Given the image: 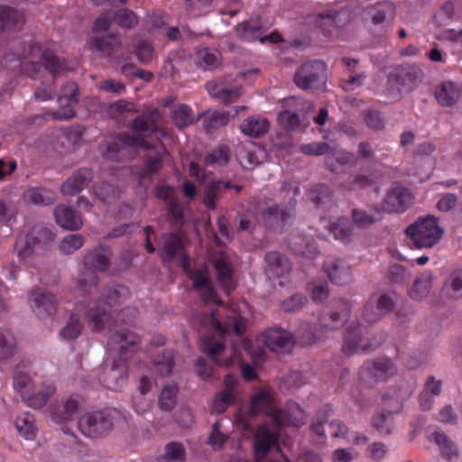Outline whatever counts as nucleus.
Listing matches in <instances>:
<instances>
[{
  "label": "nucleus",
  "instance_id": "nucleus-1",
  "mask_svg": "<svg viewBox=\"0 0 462 462\" xmlns=\"http://www.w3.org/2000/svg\"><path fill=\"white\" fill-rule=\"evenodd\" d=\"M306 420L305 412L296 403H290L283 412L278 411L273 414V426H261L254 438V456L256 460L263 459L271 448L275 445L277 439V428L287 424L300 426Z\"/></svg>",
  "mask_w": 462,
  "mask_h": 462
},
{
  "label": "nucleus",
  "instance_id": "nucleus-2",
  "mask_svg": "<svg viewBox=\"0 0 462 462\" xmlns=\"http://www.w3.org/2000/svg\"><path fill=\"white\" fill-rule=\"evenodd\" d=\"M185 242L186 238L182 235L163 236L161 241L162 257L164 260H171L180 254L183 270L192 279L194 287L199 291L203 299L208 301L217 302V295L208 279L207 268L201 267L193 273L188 271V259L180 254Z\"/></svg>",
  "mask_w": 462,
  "mask_h": 462
},
{
  "label": "nucleus",
  "instance_id": "nucleus-3",
  "mask_svg": "<svg viewBox=\"0 0 462 462\" xmlns=\"http://www.w3.org/2000/svg\"><path fill=\"white\" fill-rule=\"evenodd\" d=\"M116 413V411L85 413L79 420V430L83 435L89 438L102 437L112 430Z\"/></svg>",
  "mask_w": 462,
  "mask_h": 462
},
{
  "label": "nucleus",
  "instance_id": "nucleus-4",
  "mask_svg": "<svg viewBox=\"0 0 462 462\" xmlns=\"http://www.w3.org/2000/svg\"><path fill=\"white\" fill-rule=\"evenodd\" d=\"M273 397L269 390L262 389L257 391L251 399L248 414L239 412L235 419L236 424L243 429H246L249 427L247 417L256 416L261 411H268L273 420V414L278 411L273 407Z\"/></svg>",
  "mask_w": 462,
  "mask_h": 462
},
{
  "label": "nucleus",
  "instance_id": "nucleus-5",
  "mask_svg": "<svg viewBox=\"0 0 462 462\" xmlns=\"http://www.w3.org/2000/svg\"><path fill=\"white\" fill-rule=\"evenodd\" d=\"M326 65L322 61L304 64L295 76L296 84L304 89H318L326 79Z\"/></svg>",
  "mask_w": 462,
  "mask_h": 462
},
{
  "label": "nucleus",
  "instance_id": "nucleus-6",
  "mask_svg": "<svg viewBox=\"0 0 462 462\" xmlns=\"http://www.w3.org/2000/svg\"><path fill=\"white\" fill-rule=\"evenodd\" d=\"M233 316H229L228 310L224 307L212 311L210 322L220 336L231 332L240 335L244 332L245 328L244 319L236 314V310L233 311Z\"/></svg>",
  "mask_w": 462,
  "mask_h": 462
},
{
  "label": "nucleus",
  "instance_id": "nucleus-7",
  "mask_svg": "<svg viewBox=\"0 0 462 462\" xmlns=\"http://www.w3.org/2000/svg\"><path fill=\"white\" fill-rule=\"evenodd\" d=\"M200 348L219 366H228L237 357L236 346L226 349L224 344L211 337L201 339Z\"/></svg>",
  "mask_w": 462,
  "mask_h": 462
},
{
  "label": "nucleus",
  "instance_id": "nucleus-8",
  "mask_svg": "<svg viewBox=\"0 0 462 462\" xmlns=\"http://www.w3.org/2000/svg\"><path fill=\"white\" fill-rule=\"evenodd\" d=\"M406 234L416 247H431L433 245V217H420L407 228Z\"/></svg>",
  "mask_w": 462,
  "mask_h": 462
},
{
  "label": "nucleus",
  "instance_id": "nucleus-9",
  "mask_svg": "<svg viewBox=\"0 0 462 462\" xmlns=\"http://www.w3.org/2000/svg\"><path fill=\"white\" fill-rule=\"evenodd\" d=\"M260 341L270 350L278 353L290 351L295 343L294 337L290 331L279 328L265 330L261 335Z\"/></svg>",
  "mask_w": 462,
  "mask_h": 462
},
{
  "label": "nucleus",
  "instance_id": "nucleus-10",
  "mask_svg": "<svg viewBox=\"0 0 462 462\" xmlns=\"http://www.w3.org/2000/svg\"><path fill=\"white\" fill-rule=\"evenodd\" d=\"M396 373L392 361L388 359L379 360L374 363L365 364L360 370L361 380L367 384L376 381L385 380Z\"/></svg>",
  "mask_w": 462,
  "mask_h": 462
},
{
  "label": "nucleus",
  "instance_id": "nucleus-11",
  "mask_svg": "<svg viewBox=\"0 0 462 462\" xmlns=\"http://www.w3.org/2000/svg\"><path fill=\"white\" fill-rule=\"evenodd\" d=\"M413 197L405 188L397 186L389 190L384 199V208L388 212L402 213L412 204Z\"/></svg>",
  "mask_w": 462,
  "mask_h": 462
},
{
  "label": "nucleus",
  "instance_id": "nucleus-12",
  "mask_svg": "<svg viewBox=\"0 0 462 462\" xmlns=\"http://www.w3.org/2000/svg\"><path fill=\"white\" fill-rule=\"evenodd\" d=\"M236 156L242 167L252 169L265 160L266 152L261 146L247 143L238 149Z\"/></svg>",
  "mask_w": 462,
  "mask_h": 462
},
{
  "label": "nucleus",
  "instance_id": "nucleus-13",
  "mask_svg": "<svg viewBox=\"0 0 462 462\" xmlns=\"http://www.w3.org/2000/svg\"><path fill=\"white\" fill-rule=\"evenodd\" d=\"M393 305V297L389 293H374L365 308V315L374 320L389 312Z\"/></svg>",
  "mask_w": 462,
  "mask_h": 462
},
{
  "label": "nucleus",
  "instance_id": "nucleus-14",
  "mask_svg": "<svg viewBox=\"0 0 462 462\" xmlns=\"http://www.w3.org/2000/svg\"><path fill=\"white\" fill-rule=\"evenodd\" d=\"M435 445L439 456L446 462H456L460 455L459 448L456 442L446 433L435 431Z\"/></svg>",
  "mask_w": 462,
  "mask_h": 462
},
{
  "label": "nucleus",
  "instance_id": "nucleus-15",
  "mask_svg": "<svg viewBox=\"0 0 462 462\" xmlns=\"http://www.w3.org/2000/svg\"><path fill=\"white\" fill-rule=\"evenodd\" d=\"M83 403L84 400L79 395H72L60 407L51 408V419L57 423L68 421L82 407Z\"/></svg>",
  "mask_w": 462,
  "mask_h": 462
},
{
  "label": "nucleus",
  "instance_id": "nucleus-16",
  "mask_svg": "<svg viewBox=\"0 0 462 462\" xmlns=\"http://www.w3.org/2000/svg\"><path fill=\"white\" fill-rule=\"evenodd\" d=\"M214 268L219 283L226 291L232 287V273L233 267L228 256L222 252L217 253L212 259Z\"/></svg>",
  "mask_w": 462,
  "mask_h": 462
},
{
  "label": "nucleus",
  "instance_id": "nucleus-17",
  "mask_svg": "<svg viewBox=\"0 0 462 462\" xmlns=\"http://www.w3.org/2000/svg\"><path fill=\"white\" fill-rule=\"evenodd\" d=\"M31 300L33 312L41 319L51 317L56 311L55 298L50 293L37 292Z\"/></svg>",
  "mask_w": 462,
  "mask_h": 462
},
{
  "label": "nucleus",
  "instance_id": "nucleus-18",
  "mask_svg": "<svg viewBox=\"0 0 462 462\" xmlns=\"http://www.w3.org/2000/svg\"><path fill=\"white\" fill-rule=\"evenodd\" d=\"M112 320V314L103 302L91 308L88 312V326L95 331H100L109 327Z\"/></svg>",
  "mask_w": 462,
  "mask_h": 462
},
{
  "label": "nucleus",
  "instance_id": "nucleus-19",
  "mask_svg": "<svg viewBox=\"0 0 462 462\" xmlns=\"http://www.w3.org/2000/svg\"><path fill=\"white\" fill-rule=\"evenodd\" d=\"M54 215L57 224L65 229L74 230L82 226L81 217L67 205L58 206Z\"/></svg>",
  "mask_w": 462,
  "mask_h": 462
},
{
  "label": "nucleus",
  "instance_id": "nucleus-20",
  "mask_svg": "<svg viewBox=\"0 0 462 462\" xmlns=\"http://www.w3.org/2000/svg\"><path fill=\"white\" fill-rule=\"evenodd\" d=\"M134 146L149 147V143L143 139V136L127 137L125 140H120L118 143L110 145L107 151L104 152V155L108 159L119 160L124 156V154H121V150L125 151Z\"/></svg>",
  "mask_w": 462,
  "mask_h": 462
},
{
  "label": "nucleus",
  "instance_id": "nucleus-21",
  "mask_svg": "<svg viewBox=\"0 0 462 462\" xmlns=\"http://www.w3.org/2000/svg\"><path fill=\"white\" fill-rule=\"evenodd\" d=\"M91 172L88 170H82L75 172L62 185L61 192L66 196H71L81 190L91 180Z\"/></svg>",
  "mask_w": 462,
  "mask_h": 462
},
{
  "label": "nucleus",
  "instance_id": "nucleus-22",
  "mask_svg": "<svg viewBox=\"0 0 462 462\" xmlns=\"http://www.w3.org/2000/svg\"><path fill=\"white\" fill-rule=\"evenodd\" d=\"M267 273L270 277H280L291 270V263L286 257L278 253H269L266 257Z\"/></svg>",
  "mask_w": 462,
  "mask_h": 462
},
{
  "label": "nucleus",
  "instance_id": "nucleus-23",
  "mask_svg": "<svg viewBox=\"0 0 462 462\" xmlns=\"http://www.w3.org/2000/svg\"><path fill=\"white\" fill-rule=\"evenodd\" d=\"M140 341V337L130 330H123L115 335L112 338L114 351L121 355L126 354L131 348H134Z\"/></svg>",
  "mask_w": 462,
  "mask_h": 462
},
{
  "label": "nucleus",
  "instance_id": "nucleus-24",
  "mask_svg": "<svg viewBox=\"0 0 462 462\" xmlns=\"http://www.w3.org/2000/svg\"><path fill=\"white\" fill-rule=\"evenodd\" d=\"M238 35L245 41L252 42L260 40L262 42L268 40L272 42H278L281 41V36L278 33H272L266 38L261 37L259 32V25L256 23H244L237 27Z\"/></svg>",
  "mask_w": 462,
  "mask_h": 462
},
{
  "label": "nucleus",
  "instance_id": "nucleus-25",
  "mask_svg": "<svg viewBox=\"0 0 462 462\" xmlns=\"http://www.w3.org/2000/svg\"><path fill=\"white\" fill-rule=\"evenodd\" d=\"M373 346H369L361 336L359 329L348 330L345 336L343 350L346 354H354L369 350Z\"/></svg>",
  "mask_w": 462,
  "mask_h": 462
},
{
  "label": "nucleus",
  "instance_id": "nucleus-26",
  "mask_svg": "<svg viewBox=\"0 0 462 462\" xmlns=\"http://www.w3.org/2000/svg\"><path fill=\"white\" fill-rule=\"evenodd\" d=\"M125 378L126 366L125 364L120 363L113 365V367L106 372L103 378V383L106 388L118 390L124 385Z\"/></svg>",
  "mask_w": 462,
  "mask_h": 462
},
{
  "label": "nucleus",
  "instance_id": "nucleus-27",
  "mask_svg": "<svg viewBox=\"0 0 462 462\" xmlns=\"http://www.w3.org/2000/svg\"><path fill=\"white\" fill-rule=\"evenodd\" d=\"M432 287V276L430 273L419 276L409 290V296L413 300H421L429 295Z\"/></svg>",
  "mask_w": 462,
  "mask_h": 462
},
{
  "label": "nucleus",
  "instance_id": "nucleus-28",
  "mask_svg": "<svg viewBox=\"0 0 462 462\" xmlns=\"http://www.w3.org/2000/svg\"><path fill=\"white\" fill-rule=\"evenodd\" d=\"M301 100L296 99L294 97H291L285 100V106L287 108H298L301 106ZM279 121L284 127L291 130L295 129L300 124L299 116L294 111H291L290 109H286L280 114Z\"/></svg>",
  "mask_w": 462,
  "mask_h": 462
},
{
  "label": "nucleus",
  "instance_id": "nucleus-29",
  "mask_svg": "<svg viewBox=\"0 0 462 462\" xmlns=\"http://www.w3.org/2000/svg\"><path fill=\"white\" fill-rule=\"evenodd\" d=\"M435 97L442 106H452L457 101L459 91L453 82L446 81L439 87Z\"/></svg>",
  "mask_w": 462,
  "mask_h": 462
},
{
  "label": "nucleus",
  "instance_id": "nucleus-30",
  "mask_svg": "<svg viewBox=\"0 0 462 462\" xmlns=\"http://www.w3.org/2000/svg\"><path fill=\"white\" fill-rule=\"evenodd\" d=\"M14 427L18 434L24 439L31 440L34 439L36 435L34 419L29 413L19 415L14 420Z\"/></svg>",
  "mask_w": 462,
  "mask_h": 462
},
{
  "label": "nucleus",
  "instance_id": "nucleus-31",
  "mask_svg": "<svg viewBox=\"0 0 462 462\" xmlns=\"http://www.w3.org/2000/svg\"><path fill=\"white\" fill-rule=\"evenodd\" d=\"M327 273L330 280L337 284H344L350 281L351 272L348 265L338 261L328 265Z\"/></svg>",
  "mask_w": 462,
  "mask_h": 462
},
{
  "label": "nucleus",
  "instance_id": "nucleus-32",
  "mask_svg": "<svg viewBox=\"0 0 462 462\" xmlns=\"http://www.w3.org/2000/svg\"><path fill=\"white\" fill-rule=\"evenodd\" d=\"M55 393V387L52 383L43 385H34L32 395L29 397L28 402L31 406L34 408L42 407L49 398Z\"/></svg>",
  "mask_w": 462,
  "mask_h": 462
},
{
  "label": "nucleus",
  "instance_id": "nucleus-33",
  "mask_svg": "<svg viewBox=\"0 0 462 462\" xmlns=\"http://www.w3.org/2000/svg\"><path fill=\"white\" fill-rule=\"evenodd\" d=\"M268 121L262 117H250L241 125V131L252 137L263 134L268 129Z\"/></svg>",
  "mask_w": 462,
  "mask_h": 462
},
{
  "label": "nucleus",
  "instance_id": "nucleus-34",
  "mask_svg": "<svg viewBox=\"0 0 462 462\" xmlns=\"http://www.w3.org/2000/svg\"><path fill=\"white\" fill-rule=\"evenodd\" d=\"M402 76V71H397L389 78L387 91L391 97H396L402 93L407 92L412 88L413 84L407 83L406 79Z\"/></svg>",
  "mask_w": 462,
  "mask_h": 462
},
{
  "label": "nucleus",
  "instance_id": "nucleus-35",
  "mask_svg": "<svg viewBox=\"0 0 462 462\" xmlns=\"http://www.w3.org/2000/svg\"><path fill=\"white\" fill-rule=\"evenodd\" d=\"M372 426L382 435L390 434L394 427L392 412L380 411L372 419Z\"/></svg>",
  "mask_w": 462,
  "mask_h": 462
},
{
  "label": "nucleus",
  "instance_id": "nucleus-36",
  "mask_svg": "<svg viewBox=\"0 0 462 462\" xmlns=\"http://www.w3.org/2000/svg\"><path fill=\"white\" fill-rule=\"evenodd\" d=\"M23 22L24 17L22 14L12 8L0 7V32L5 28L21 25Z\"/></svg>",
  "mask_w": 462,
  "mask_h": 462
},
{
  "label": "nucleus",
  "instance_id": "nucleus-37",
  "mask_svg": "<svg viewBox=\"0 0 462 462\" xmlns=\"http://www.w3.org/2000/svg\"><path fill=\"white\" fill-rule=\"evenodd\" d=\"M37 250L36 238L32 236H20L15 245L17 255L22 260L29 258Z\"/></svg>",
  "mask_w": 462,
  "mask_h": 462
},
{
  "label": "nucleus",
  "instance_id": "nucleus-38",
  "mask_svg": "<svg viewBox=\"0 0 462 462\" xmlns=\"http://www.w3.org/2000/svg\"><path fill=\"white\" fill-rule=\"evenodd\" d=\"M14 388L23 399L28 401L34 389V384L26 374L17 373L14 378Z\"/></svg>",
  "mask_w": 462,
  "mask_h": 462
},
{
  "label": "nucleus",
  "instance_id": "nucleus-39",
  "mask_svg": "<svg viewBox=\"0 0 462 462\" xmlns=\"http://www.w3.org/2000/svg\"><path fill=\"white\" fill-rule=\"evenodd\" d=\"M328 228L334 237L338 240H346L352 234L351 225L345 218L333 220Z\"/></svg>",
  "mask_w": 462,
  "mask_h": 462
},
{
  "label": "nucleus",
  "instance_id": "nucleus-40",
  "mask_svg": "<svg viewBox=\"0 0 462 462\" xmlns=\"http://www.w3.org/2000/svg\"><path fill=\"white\" fill-rule=\"evenodd\" d=\"M394 8L392 4L384 3L377 5L373 12L372 21L374 24H382L393 18Z\"/></svg>",
  "mask_w": 462,
  "mask_h": 462
},
{
  "label": "nucleus",
  "instance_id": "nucleus-41",
  "mask_svg": "<svg viewBox=\"0 0 462 462\" xmlns=\"http://www.w3.org/2000/svg\"><path fill=\"white\" fill-rule=\"evenodd\" d=\"M178 389L175 383L167 384L162 391L159 402L163 410H171L176 403Z\"/></svg>",
  "mask_w": 462,
  "mask_h": 462
},
{
  "label": "nucleus",
  "instance_id": "nucleus-42",
  "mask_svg": "<svg viewBox=\"0 0 462 462\" xmlns=\"http://www.w3.org/2000/svg\"><path fill=\"white\" fill-rule=\"evenodd\" d=\"M235 400L234 391L223 389L215 397L213 411L217 413L223 412Z\"/></svg>",
  "mask_w": 462,
  "mask_h": 462
},
{
  "label": "nucleus",
  "instance_id": "nucleus-43",
  "mask_svg": "<svg viewBox=\"0 0 462 462\" xmlns=\"http://www.w3.org/2000/svg\"><path fill=\"white\" fill-rule=\"evenodd\" d=\"M353 217L355 223L360 227H367L375 221L381 218V214L378 211L366 212L361 209H355L353 211Z\"/></svg>",
  "mask_w": 462,
  "mask_h": 462
},
{
  "label": "nucleus",
  "instance_id": "nucleus-44",
  "mask_svg": "<svg viewBox=\"0 0 462 462\" xmlns=\"http://www.w3.org/2000/svg\"><path fill=\"white\" fill-rule=\"evenodd\" d=\"M83 245V237L78 234H72L65 236L60 244V250L63 254H72L79 248H80Z\"/></svg>",
  "mask_w": 462,
  "mask_h": 462
},
{
  "label": "nucleus",
  "instance_id": "nucleus-45",
  "mask_svg": "<svg viewBox=\"0 0 462 462\" xmlns=\"http://www.w3.org/2000/svg\"><path fill=\"white\" fill-rule=\"evenodd\" d=\"M173 120L175 125L180 128L192 124L196 118L191 114V110L188 106L180 105L174 111Z\"/></svg>",
  "mask_w": 462,
  "mask_h": 462
},
{
  "label": "nucleus",
  "instance_id": "nucleus-46",
  "mask_svg": "<svg viewBox=\"0 0 462 462\" xmlns=\"http://www.w3.org/2000/svg\"><path fill=\"white\" fill-rule=\"evenodd\" d=\"M185 458V450L179 443H171L165 447L163 462H180Z\"/></svg>",
  "mask_w": 462,
  "mask_h": 462
},
{
  "label": "nucleus",
  "instance_id": "nucleus-47",
  "mask_svg": "<svg viewBox=\"0 0 462 462\" xmlns=\"http://www.w3.org/2000/svg\"><path fill=\"white\" fill-rule=\"evenodd\" d=\"M15 346V338L7 330L0 329V359L13 353Z\"/></svg>",
  "mask_w": 462,
  "mask_h": 462
},
{
  "label": "nucleus",
  "instance_id": "nucleus-48",
  "mask_svg": "<svg viewBox=\"0 0 462 462\" xmlns=\"http://www.w3.org/2000/svg\"><path fill=\"white\" fill-rule=\"evenodd\" d=\"M230 158V152L227 148L220 147L217 150H214L206 160V163L208 166H215L221 167L228 162Z\"/></svg>",
  "mask_w": 462,
  "mask_h": 462
},
{
  "label": "nucleus",
  "instance_id": "nucleus-49",
  "mask_svg": "<svg viewBox=\"0 0 462 462\" xmlns=\"http://www.w3.org/2000/svg\"><path fill=\"white\" fill-rule=\"evenodd\" d=\"M157 196L160 199L168 200L172 215L176 218L180 217V216H181L180 209L178 208V204L175 201L174 190L172 189L171 187L163 186V187L159 188L157 190Z\"/></svg>",
  "mask_w": 462,
  "mask_h": 462
},
{
  "label": "nucleus",
  "instance_id": "nucleus-50",
  "mask_svg": "<svg viewBox=\"0 0 462 462\" xmlns=\"http://www.w3.org/2000/svg\"><path fill=\"white\" fill-rule=\"evenodd\" d=\"M335 22L338 23L340 21L337 19V14L334 12H326L324 14H320L319 15H311L309 16L306 20L307 24L312 26L313 28H319L326 26L328 22Z\"/></svg>",
  "mask_w": 462,
  "mask_h": 462
},
{
  "label": "nucleus",
  "instance_id": "nucleus-51",
  "mask_svg": "<svg viewBox=\"0 0 462 462\" xmlns=\"http://www.w3.org/2000/svg\"><path fill=\"white\" fill-rule=\"evenodd\" d=\"M229 116L226 113L222 111L208 112L205 116L206 127L208 129H214L227 124Z\"/></svg>",
  "mask_w": 462,
  "mask_h": 462
},
{
  "label": "nucleus",
  "instance_id": "nucleus-52",
  "mask_svg": "<svg viewBox=\"0 0 462 462\" xmlns=\"http://www.w3.org/2000/svg\"><path fill=\"white\" fill-rule=\"evenodd\" d=\"M197 62L206 68L214 67L218 63V53L214 50H200L197 53Z\"/></svg>",
  "mask_w": 462,
  "mask_h": 462
},
{
  "label": "nucleus",
  "instance_id": "nucleus-53",
  "mask_svg": "<svg viewBox=\"0 0 462 462\" xmlns=\"http://www.w3.org/2000/svg\"><path fill=\"white\" fill-rule=\"evenodd\" d=\"M437 420L440 423L454 426L458 421V415L454 411L451 404H446L439 409Z\"/></svg>",
  "mask_w": 462,
  "mask_h": 462
},
{
  "label": "nucleus",
  "instance_id": "nucleus-54",
  "mask_svg": "<svg viewBox=\"0 0 462 462\" xmlns=\"http://www.w3.org/2000/svg\"><path fill=\"white\" fill-rule=\"evenodd\" d=\"M242 93V89L240 87L235 88H227L223 85H219L216 87V92L214 95L218 97L224 102H233Z\"/></svg>",
  "mask_w": 462,
  "mask_h": 462
},
{
  "label": "nucleus",
  "instance_id": "nucleus-55",
  "mask_svg": "<svg viewBox=\"0 0 462 462\" xmlns=\"http://www.w3.org/2000/svg\"><path fill=\"white\" fill-rule=\"evenodd\" d=\"M446 290H451V296H462V270L453 273L447 280Z\"/></svg>",
  "mask_w": 462,
  "mask_h": 462
},
{
  "label": "nucleus",
  "instance_id": "nucleus-56",
  "mask_svg": "<svg viewBox=\"0 0 462 462\" xmlns=\"http://www.w3.org/2000/svg\"><path fill=\"white\" fill-rule=\"evenodd\" d=\"M80 331L81 325L79 319L71 317L66 326L60 331V335L65 339H73L79 335Z\"/></svg>",
  "mask_w": 462,
  "mask_h": 462
},
{
  "label": "nucleus",
  "instance_id": "nucleus-57",
  "mask_svg": "<svg viewBox=\"0 0 462 462\" xmlns=\"http://www.w3.org/2000/svg\"><path fill=\"white\" fill-rule=\"evenodd\" d=\"M114 21L119 26L130 28L137 23L135 14L128 10H120L114 15Z\"/></svg>",
  "mask_w": 462,
  "mask_h": 462
},
{
  "label": "nucleus",
  "instance_id": "nucleus-58",
  "mask_svg": "<svg viewBox=\"0 0 462 462\" xmlns=\"http://www.w3.org/2000/svg\"><path fill=\"white\" fill-rule=\"evenodd\" d=\"M431 378L428 380L426 385L420 395V405L423 410H430L433 406V385Z\"/></svg>",
  "mask_w": 462,
  "mask_h": 462
},
{
  "label": "nucleus",
  "instance_id": "nucleus-59",
  "mask_svg": "<svg viewBox=\"0 0 462 462\" xmlns=\"http://www.w3.org/2000/svg\"><path fill=\"white\" fill-rule=\"evenodd\" d=\"M349 307L346 303H341L340 312H334L330 315L331 323L326 324L330 329H335L340 327L348 318Z\"/></svg>",
  "mask_w": 462,
  "mask_h": 462
},
{
  "label": "nucleus",
  "instance_id": "nucleus-60",
  "mask_svg": "<svg viewBox=\"0 0 462 462\" xmlns=\"http://www.w3.org/2000/svg\"><path fill=\"white\" fill-rule=\"evenodd\" d=\"M97 283V276L92 270H86L80 273L77 278V286L86 291Z\"/></svg>",
  "mask_w": 462,
  "mask_h": 462
},
{
  "label": "nucleus",
  "instance_id": "nucleus-61",
  "mask_svg": "<svg viewBox=\"0 0 462 462\" xmlns=\"http://www.w3.org/2000/svg\"><path fill=\"white\" fill-rule=\"evenodd\" d=\"M307 302V299L302 294H295L288 300H284L282 308L284 311H295L301 309Z\"/></svg>",
  "mask_w": 462,
  "mask_h": 462
},
{
  "label": "nucleus",
  "instance_id": "nucleus-62",
  "mask_svg": "<svg viewBox=\"0 0 462 462\" xmlns=\"http://www.w3.org/2000/svg\"><path fill=\"white\" fill-rule=\"evenodd\" d=\"M357 452L352 448H337L332 453L333 462H352L357 457Z\"/></svg>",
  "mask_w": 462,
  "mask_h": 462
},
{
  "label": "nucleus",
  "instance_id": "nucleus-63",
  "mask_svg": "<svg viewBox=\"0 0 462 462\" xmlns=\"http://www.w3.org/2000/svg\"><path fill=\"white\" fill-rule=\"evenodd\" d=\"M24 200L30 204L41 205L51 202V199H45L42 191L39 189L32 188L26 190L24 194Z\"/></svg>",
  "mask_w": 462,
  "mask_h": 462
},
{
  "label": "nucleus",
  "instance_id": "nucleus-64",
  "mask_svg": "<svg viewBox=\"0 0 462 462\" xmlns=\"http://www.w3.org/2000/svg\"><path fill=\"white\" fill-rule=\"evenodd\" d=\"M330 434L337 439L347 440V437L350 435L347 427L338 420H333L328 424Z\"/></svg>",
  "mask_w": 462,
  "mask_h": 462
}]
</instances>
